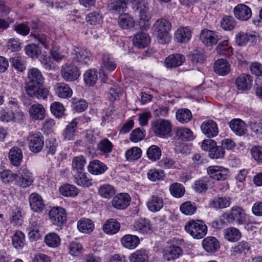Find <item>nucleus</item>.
<instances>
[{
    "label": "nucleus",
    "mask_w": 262,
    "mask_h": 262,
    "mask_svg": "<svg viewBox=\"0 0 262 262\" xmlns=\"http://www.w3.org/2000/svg\"><path fill=\"white\" fill-rule=\"evenodd\" d=\"M171 28V23L167 19L161 18L155 22L153 25V29L158 43L161 45H166L171 41L170 31Z\"/></svg>",
    "instance_id": "obj_1"
},
{
    "label": "nucleus",
    "mask_w": 262,
    "mask_h": 262,
    "mask_svg": "<svg viewBox=\"0 0 262 262\" xmlns=\"http://www.w3.org/2000/svg\"><path fill=\"white\" fill-rule=\"evenodd\" d=\"M132 9L139 12L140 26L143 29L148 27L152 15L147 3L143 0L132 1Z\"/></svg>",
    "instance_id": "obj_2"
},
{
    "label": "nucleus",
    "mask_w": 262,
    "mask_h": 262,
    "mask_svg": "<svg viewBox=\"0 0 262 262\" xmlns=\"http://www.w3.org/2000/svg\"><path fill=\"white\" fill-rule=\"evenodd\" d=\"M185 230L193 238L196 239L203 238L207 232L206 225L200 220H192L187 222L185 226Z\"/></svg>",
    "instance_id": "obj_3"
},
{
    "label": "nucleus",
    "mask_w": 262,
    "mask_h": 262,
    "mask_svg": "<svg viewBox=\"0 0 262 262\" xmlns=\"http://www.w3.org/2000/svg\"><path fill=\"white\" fill-rule=\"evenodd\" d=\"M245 210L241 206H234L228 213L224 214V218L230 224L236 223L238 225L244 224L246 219Z\"/></svg>",
    "instance_id": "obj_4"
},
{
    "label": "nucleus",
    "mask_w": 262,
    "mask_h": 262,
    "mask_svg": "<svg viewBox=\"0 0 262 262\" xmlns=\"http://www.w3.org/2000/svg\"><path fill=\"white\" fill-rule=\"evenodd\" d=\"M151 128L156 135L165 137L171 132L172 124L168 120L158 119L151 123Z\"/></svg>",
    "instance_id": "obj_5"
},
{
    "label": "nucleus",
    "mask_w": 262,
    "mask_h": 262,
    "mask_svg": "<svg viewBox=\"0 0 262 262\" xmlns=\"http://www.w3.org/2000/svg\"><path fill=\"white\" fill-rule=\"evenodd\" d=\"M71 57L72 60L78 66H86L91 60L92 54L85 48L74 47Z\"/></svg>",
    "instance_id": "obj_6"
},
{
    "label": "nucleus",
    "mask_w": 262,
    "mask_h": 262,
    "mask_svg": "<svg viewBox=\"0 0 262 262\" xmlns=\"http://www.w3.org/2000/svg\"><path fill=\"white\" fill-rule=\"evenodd\" d=\"M28 147L34 153L41 151L44 145L43 137L40 132H30L27 137Z\"/></svg>",
    "instance_id": "obj_7"
},
{
    "label": "nucleus",
    "mask_w": 262,
    "mask_h": 262,
    "mask_svg": "<svg viewBox=\"0 0 262 262\" xmlns=\"http://www.w3.org/2000/svg\"><path fill=\"white\" fill-rule=\"evenodd\" d=\"M61 75L66 81H74L80 75V72L76 66L71 62L64 63L61 68Z\"/></svg>",
    "instance_id": "obj_8"
},
{
    "label": "nucleus",
    "mask_w": 262,
    "mask_h": 262,
    "mask_svg": "<svg viewBox=\"0 0 262 262\" xmlns=\"http://www.w3.org/2000/svg\"><path fill=\"white\" fill-rule=\"evenodd\" d=\"M25 90L29 97L38 99L46 100L50 95V91L43 84L31 86L25 88Z\"/></svg>",
    "instance_id": "obj_9"
},
{
    "label": "nucleus",
    "mask_w": 262,
    "mask_h": 262,
    "mask_svg": "<svg viewBox=\"0 0 262 262\" xmlns=\"http://www.w3.org/2000/svg\"><path fill=\"white\" fill-rule=\"evenodd\" d=\"M200 38L204 45L211 47L217 43L221 36L217 32L205 29L201 31Z\"/></svg>",
    "instance_id": "obj_10"
},
{
    "label": "nucleus",
    "mask_w": 262,
    "mask_h": 262,
    "mask_svg": "<svg viewBox=\"0 0 262 262\" xmlns=\"http://www.w3.org/2000/svg\"><path fill=\"white\" fill-rule=\"evenodd\" d=\"M207 172L209 177L216 181H224L229 176V170L222 166H210L207 169Z\"/></svg>",
    "instance_id": "obj_11"
},
{
    "label": "nucleus",
    "mask_w": 262,
    "mask_h": 262,
    "mask_svg": "<svg viewBox=\"0 0 262 262\" xmlns=\"http://www.w3.org/2000/svg\"><path fill=\"white\" fill-rule=\"evenodd\" d=\"M51 223L55 225L60 226L66 222L67 214L65 210L61 207H54L49 213Z\"/></svg>",
    "instance_id": "obj_12"
},
{
    "label": "nucleus",
    "mask_w": 262,
    "mask_h": 262,
    "mask_svg": "<svg viewBox=\"0 0 262 262\" xmlns=\"http://www.w3.org/2000/svg\"><path fill=\"white\" fill-rule=\"evenodd\" d=\"M27 78L28 81L25 83V89L36 84H43L45 80L40 71L36 68L29 69Z\"/></svg>",
    "instance_id": "obj_13"
},
{
    "label": "nucleus",
    "mask_w": 262,
    "mask_h": 262,
    "mask_svg": "<svg viewBox=\"0 0 262 262\" xmlns=\"http://www.w3.org/2000/svg\"><path fill=\"white\" fill-rule=\"evenodd\" d=\"M201 129L202 133L209 138L215 137L219 134L217 124L211 119L203 122L201 125Z\"/></svg>",
    "instance_id": "obj_14"
},
{
    "label": "nucleus",
    "mask_w": 262,
    "mask_h": 262,
    "mask_svg": "<svg viewBox=\"0 0 262 262\" xmlns=\"http://www.w3.org/2000/svg\"><path fill=\"white\" fill-rule=\"evenodd\" d=\"M18 172L16 183L19 186L26 188L32 185L34 181L33 176L28 169L20 168Z\"/></svg>",
    "instance_id": "obj_15"
},
{
    "label": "nucleus",
    "mask_w": 262,
    "mask_h": 262,
    "mask_svg": "<svg viewBox=\"0 0 262 262\" xmlns=\"http://www.w3.org/2000/svg\"><path fill=\"white\" fill-rule=\"evenodd\" d=\"M234 17L241 21H247L252 16V11L250 8L244 4L236 5L233 10Z\"/></svg>",
    "instance_id": "obj_16"
},
{
    "label": "nucleus",
    "mask_w": 262,
    "mask_h": 262,
    "mask_svg": "<svg viewBox=\"0 0 262 262\" xmlns=\"http://www.w3.org/2000/svg\"><path fill=\"white\" fill-rule=\"evenodd\" d=\"M192 31L188 27L181 26L176 31L174 34V40L179 43H186L191 39Z\"/></svg>",
    "instance_id": "obj_17"
},
{
    "label": "nucleus",
    "mask_w": 262,
    "mask_h": 262,
    "mask_svg": "<svg viewBox=\"0 0 262 262\" xmlns=\"http://www.w3.org/2000/svg\"><path fill=\"white\" fill-rule=\"evenodd\" d=\"M31 210L35 212H41L45 208V204L42 196L36 192L31 193L29 198Z\"/></svg>",
    "instance_id": "obj_18"
},
{
    "label": "nucleus",
    "mask_w": 262,
    "mask_h": 262,
    "mask_svg": "<svg viewBox=\"0 0 262 262\" xmlns=\"http://www.w3.org/2000/svg\"><path fill=\"white\" fill-rule=\"evenodd\" d=\"M83 118H75L69 123L62 133L63 139L66 141L73 140L77 132L79 120Z\"/></svg>",
    "instance_id": "obj_19"
},
{
    "label": "nucleus",
    "mask_w": 262,
    "mask_h": 262,
    "mask_svg": "<svg viewBox=\"0 0 262 262\" xmlns=\"http://www.w3.org/2000/svg\"><path fill=\"white\" fill-rule=\"evenodd\" d=\"M231 130L237 136H243L247 134V125L240 119H233L229 122Z\"/></svg>",
    "instance_id": "obj_20"
},
{
    "label": "nucleus",
    "mask_w": 262,
    "mask_h": 262,
    "mask_svg": "<svg viewBox=\"0 0 262 262\" xmlns=\"http://www.w3.org/2000/svg\"><path fill=\"white\" fill-rule=\"evenodd\" d=\"M55 94L62 99H68L72 96L73 91L69 85L64 82L56 83L53 88Z\"/></svg>",
    "instance_id": "obj_21"
},
{
    "label": "nucleus",
    "mask_w": 262,
    "mask_h": 262,
    "mask_svg": "<svg viewBox=\"0 0 262 262\" xmlns=\"http://www.w3.org/2000/svg\"><path fill=\"white\" fill-rule=\"evenodd\" d=\"M183 254L182 248L177 246H170L163 250V257L167 261L174 260Z\"/></svg>",
    "instance_id": "obj_22"
},
{
    "label": "nucleus",
    "mask_w": 262,
    "mask_h": 262,
    "mask_svg": "<svg viewBox=\"0 0 262 262\" xmlns=\"http://www.w3.org/2000/svg\"><path fill=\"white\" fill-rule=\"evenodd\" d=\"M120 228V223L116 219L112 218L105 222L102 230L107 235H114L119 232Z\"/></svg>",
    "instance_id": "obj_23"
},
{
    "label": "nucleus",
    "mask_w": 262,
    "mask_h": 262,
    "mask_svg": "<svg viewBox=\"0 0 262 262\" xmlns=\"http://www.w3.org/2000/svg\"><path fill=\"white\" fill-rule=\"evenodd\" d=\"M130 199V195L127 193H119L114 197L112 205L117 209H125L129 205Z\"/></svg>",
    "instance_id": "obj_24"
},
{
    "label": "nucleus",
    "mask_w": 262,
    "mask_h": 262,
    "mask_svg": "<svg viewBox=\"0 0 262 262\" xmlns=\"http://www.w3.org/2000/svg\"><path fill=\"white\" fill-rule=\"evenodd\" d=\"M30 117L35 120H41L46 116V110L44 106L39 103L32 105L29 110Z\"/></svg>",
    "instance_id": "obj_25"
},
{
    "label": "nucleus",
    "mask_w": 262,
    "mask_h": 262,
    "mask_svg": "<svg viewBox=\"0 0 262 262\" xmlns=\"http://www.w3.org/2000/svg\"><path fill=\"white\" fill-rule=\"evenodd\" d=\"M40 228V223L32 219L28 228V236L31 241H37L41 237Z\"/></svg>",
    "instance_id": "obj_26"
},
{
    "label": "nucleus",
    "mask_w": 262,
    "mask_h": 262,
    "mask_svg": "<svg viewBox=\"0 0 262 262\" xmlns=\"http://www.w3.org/2000/svg\"><path fill=\"white\" fill-rule=\"evenodd\" d=\"M185 60V57L182 54H171L166 58L165 65L167 68H174L181 66Z\"/></svg>",
    "instance_id": "obj_27"
},
{
    "label": "nucleus",
    "mask_w": 262,
    "mask_h": 262,
    "mask_svg": "<svg viewBox=\"0 0 262 262\" xmlns=\"http://www.w3.org/2000/svg\"><path fill=\"white\" fill-rule=\"evenodd\" d=\"M9 159L14 166H19L22 162L23 154L22 150L18 147H13L9 152Z\"/></svg>",
    "instance_id": "obj_28"
},
{
    "label": "nucleus",
    "mask_w": 262,
    "mask_h": 262,
    "mask_svg": "<svg viewBox=\"0 0 262 262\" xmlns=\"http://www.w3.org/2000/svg\"><path fill=\"white\" fill-rule=\"evenodd\" d=\"M214 71L219 75H226L230 71V65L226 60L218 59L214 62Z\"/></svg>",
    "instance_id": "obj_29"
},
{
    "label": "nucleus",
    "mask_w": 262,
    "mask_h": 262,
    "mask_svg": "<svg viewBox=\"0 0 262 262\" xmlns=\"http://www.w3.org/2000/svg\"><path fill=\"white\" fill-rule=\"evenodd\" d=\"M164 201L163 198L159 195H153L147 203L148 209L153 212L160 210L163 207Z\"/></svg>",
    "instance_id": "obj_30"
},
{
    "label": "nucleus",
    "mask_w": 262,
    "mask_h": 262,
    "mask_svg": "<svg viewBox=\"0 0 262 262\" xmlns=\"http://www.w3.org/2000/svg\"><path fill=\"white\" fill-rule=\"evenodd\" d=\"M107 169V166L99 160H93L88 166V170L93 174L99 175L104 173Z\"/></svg>",
    "instance_id": "obj_31"
},
{
    "label": "nucleus",
    "mask_w": 262,
    "mask_h": 262,
    "mask_svg": "<svg viewBox=\"0 0 262 262\" xmlns=\"http://www.w3.org/2000/svg\"><path fill=\"white\" fill-rule=\"evenodd\" d=\"M252 81L253 80L250 75L243 74L237 78L236 80V86L238 90H247L251 88Z\"/></svg>",
    "instance_id": "obj_32"
},
{
    "label": "nucleus",
    "mask_w": 262,
    "mask_h": 262,
    "mask_svg": "<svg viewBox=\"0 0 262 262\" xmlns=\"http://www.w3.org/2000/svg\"><path fill=\"white\" fill-rule=\"evenodd\" d=\"M204 250L207 252H214L220 248L218 241L214 237H207L202 241Z\"/></svg>",
    "instance_id": "obj_33"
},
{
    "label": "nucleus",
    "mask_w": 262,
    "mask_h": 262,
    "mask_svg": "<svg viewBox=\"0 0 262 262\" xmlns=\"http://www.w3.org/2000/svg\"><path fill=\"white\" fill-rule=\"evenodd\" d=\"M134 45L139 48H144L150 41L148 34L145 33H139L134 36L133 39Z\"/></svg>",
    "instance_id": "obj_34"
},
{
    "label": "nucleus",
    "mask_w": 262,
    "mask_h": 262,
    "mask_svg": "<svg viewBox=\"0 0 262 262\" xmlns=\"http://www.w3.org/2000/svg\"><path fill=\"white\" fill-rule=\"evenodd\" d=\"M94 222L88 218H82L77 223V228L78 230L84 233H90L92 232L94 229Z\"/></svg>",
    "instance_id": "obj_35"
},
{
    "label": "nucleus",
    "mask_w": 262,
    "mask_h": 262,
    "mask_svg": "<svg viewBox=\"0 0 262 262\" xmlns=\"http://www.w3.org/2000/svg\"><path fill=\"white\" fill-rule=\"evenodd\" d=\"M43 241L48 247L55 248L60 245L61 239L56 233L50 232L45 235Z\"/></svg>",
    "instance_id": "obj_36"
},
{
    "label": "nucleus",
    "mask_w": 262,
    "mask_h": 262,
    "mask_svg": "<svg viewBox=\"0 0 262 262\" xmlns=\"http://www.w3.org/2000/svg\"><path fill=\"white\" fill-rule=\"evenodd\" d=\"M255 40L256 35L252 33L240 32L235 36V42L239 46H244L248 41L253 42Z\"/></svg>",
    "instance_id": "obj_37"
},
{
    "label": "nucleus",
    "mask_w": 262,
    "mask_h": 262,
    "mask_svg": "<svg viewBox=\"0 0 262 262\" xmlns=\"http://www.w3.org/2000/svg\"><path fill=\"white\" fill-rule=\"evenodd\" d=\"M115 187L108 184L101 185L98 188V194L102 198L110 199L116 193Z\"/></svg>",
    "instance_id": "obj_38"
},
{
    "label": "nucleus",
    "mask_w": 262,
    "mask_h": 262,
    "mask_svg": "<svg viewBox=\"0 0 262 262\" xmlns=\"http://www.w3.org/2000/svg\"><path fill=\"white\" fill-rule=\"evenodd\" d=\"M231 200L226 196L216 197L210 203V207L215 209H224L230 206Z\"/></svg>",
    "instance_id": "obj_39"
},
{
    "label": "nucleus",
    "mask_w": 262,
    "mask_h": 262,
    "mask_svg": "<svg viewBox=\"0 0 262 262\" xmlns=\"http://www.w3.org/2000/svg\"><path fill=\"white\" fill-rule=\"evenodd\" d=\"M225 238L230 242H235L238 241L242 234L239 230L235 227H229L224 231Z\"/></svg>",
    "instance_id": "obj_40"
},
{
    "label": "nucleus",
    "mask_w": 262,
    "mask_h": 262,
    "mask_svg": "<svg viewBox=\"0 0 262 262\" xmlns=\"http://www.w3.org/2000/svg\"><path fill=\"white\" fill-rule=\"evenodd\" d=\"M86 173L83 172V171H79L77 172L74 176V182L78 185L88 187L92 185V180L88 178L86 175Z\"/></svg>",
    "instance_id": "obj_41"
},
{
    "label": "nucleus",
    "mask_w": 262,
    "mask_h": 262,
    "mask_svg": "<svg viewBox=\"0 0 262 262\" xmlns=\"http://www.w3.org/2000/svg\"><path fill=\"white\" fill-rule=\"evenodd\" d=\"M211 186V184L209 178L203 177L195 182L193 188L196 192L201 193L206 191Z\"/></svg>",
    "instance_id": "obj_42"
},
{
    "label": "nucleus",
    "mask_w": 262,
    "mask_h": 262,
    "mask_svg": "<svg viewBox=\"0 0 262 262\" xmlns=\"http://www.w3.org/2000/svg\"><path fill=\"white\" fill-rule=\"evenodd\" d=\"M84 82L89 86H93L98 80L97 71L95 69H90L85 72L83 75Z\"/></svg>",
    "instance_id": "obj_43"
},
{
    "label": "nucleus",
    "mask_w": 262,
    "mask_h": 262,
    "mask_svg": "<svg viewBox=\"0 0 262 262\" xmlns=\"http://www.w3.org/2000/svg\"><path fill=\"white\" fill-rule=\"evenodd\" d=\"M176 136L182 141H191L194 139L192 132L188 128L181 127L177 129Z\"/></svg>",
    "instance_id": "obj_44"
},
{
    "label": "nucleus",
    "mask_w": 262,
    "mask_h": 262,
    "mask_svg": "<svg viewBox=\"0 0 262 262\" xmlns=\"http://www.w3.org/2000/svg\"><path fill=\"white\" fill-rule=\"evenodd\" d=\"M12 243L16 249H22L25 245V236L23 232L16 231L12 237Z\"/></svg>",
    "instance_id": "obj_45"
},
{
    "label": "nucleus",
    "mask_w": 262,
    "mask_h": 262,
    "mask_svg": "<svg viewBox=\"0 0 262 262\" xmlns=\"http://www.w3.org/2000/svg\"><path fill=\"white\" fill-rule=\"evenodd\" d=\"M134 227L136 230L141 232H147L151 229L150 221L146 219H140L136 221L134 224Z\"/></svg>",
    "instance_id": "obj_46"
},
{
    "label": "nucleus",
    "mask_w": 262,
    "mask_h": 262,
    "mask_svg": "<svg viewBox=\"0 0 262 262\" xmlns=\"http://www.w3.org/2000/svg\"><path fill=\"white\" fill-rule=\"evenodd\" d=\"M60 193L65 196H76L78 193L77 188L73 185L66 184L59 188Z\"/></svg>",
    "instance_id": "obj_47"
},
{
    "label": "nucleus",
    "mask_w": 262,
    "mask_h": 262,
    "mask_svg": "<svg viewBox=\"0 0 262 262\" xmlns=\"http://www.w3.org/2000/svg\"><path fill=\"white\" fill-rule=\"evenodd\" d=\"M177 120L182 123H186L191 120L192 114L187 108H182L177 111L176 114Z\"/></svg>",
    "instance_id": "obj_48"
},
{
    "label": "nucleus",
    "mask_w": 262,
    "mask_h": 262,
    "mask_svg": "<svg viewBox=\"0 0 262 262\" xmlns=\"http://www.w3.org/2000/svg\"><path fill=\"white\" fill-rule=\"evenodd\" d=\"M216 49L217 53L221 55L229 56L231 55L233 52L232 48L229 45L227 40H224L219 43Z\"/></svg>",
    "instance_id": "obj_49"
},
{
    "label": "nucleus",
    "mask_w": 262,
    "mask_h": 262,
    "mask_svg": "<svg viewBox=\"0 0 262 262\" xmlns=\"http://www.w3.org/2000/svg\"><path fill=\"white\" fill-rule=\"evenodd\" d=\"M103 67L110 71H113L117 67V63L113 57L110 54H104L102 58Z\"/></svg>",
    "instance_id": "obj_50"
},
{
    "label": "nucleus",
    "mask_w": 262,
    "mask_h": 262,
    "mask_svg": "<svg viewBox=\"0 0 262 262\" xmlns=\"http://www.w3.org/2000/svg\"><path fill=\"white\" fill-rule=\"evenodd\" d=\"M170 194L174 198H180L182 197L185 192L183 185L179 183H172L169 187Z\"/></svg>",
    "instance_id": "obj_51"
},
{
    "label": "nucleus",
    "mask_w": 262,
    "mask_h": 262,
    "mask_svg": "<svg viewBox=\"0 0 262 262\" xmlns=\"http://www.w3.org/2000/svg\"><path fill=\"white\" fill-rule=\"evenodd\" d=\"M26 54L32 59H37L41 53L40 49L35 44H29L25 48Z\"/></svg>",
    "instance_id": "obj_52"
},
{
    "label": "nucleus",
    "mask_w": 262,
    "mask_h": 262,
    "mask_svg": "<svg viewBox=\"0 0 262 262\" xmlns=\"http://www.w3.org/2000/svg\"><path fill=\"white\" fill-rule=\"evenodd\" d=\"M236 26V20L232 16H225L221 21V27L224 30H232Z\"/></svg>",
    "instance_id": "obj_53"
},
{
    "label": "nucleus",
    "mask_w": 262,
    "mask_h": 262,
    "mask_svg": "<svg viewBox=\"0 0 262 262\" xmlns=\"http://www.w3.org/2000/svg\"><path fill=\"white\" fill-rule=\"evenodd\" d=\"M148 158L152 161L158 160L161 156V150L157 145H152L147 150Z\"/></svg>",
    "instance_id": "obj_54"
},
{
    "label": "nucleus",
    "mask_w": 262,
    "mask_h": 262,
    "mask_svg": "<svg viewBox=\"0 0 262 262\" xmlns=\"http://www.w3.org/2000/svg\"><path fill=\"white\" fill-rule=\"evenodd\" d=\"M50 110L54 116L57 118H60L63 116L65 108L61 103L55 101L51 103Z\"/></svg>",
    "instance_id": "obj_55"
},
{
    "label": "nucleus",
    "mask_w": 262,
    "mask_h": 262,
    "mask_svg": "<svg viewBox=\"0 0 262 262\" xmlns=\"http://www.w3.org/2000/svg\"><path fill=\"white\" fill-rule=\"evenodd\" d=\"M85 20L89 25L97 26L99 25L102 23V17L99 12L95 11L88 14Z\"/></svg>",
    "instance_id": "obj_56"
},
{
    "label": "nucleus",
    "mask_w": 262,
    "mask_h": 262,
    "mask_svg": "<svg viewBox=\"0 0 262 262\" xmlns=\"http://www.w3.org/2000/svg\"><path fill=\"white\" fill-rule=\"evenodd\" d=\"M126 8V7L119 0H112L108 4L109 10L117 14L124 12Z\"/></svg>",
    "instance_id": "obj_57"
},
{
    "label": "nucleus",
    "mask_w": 262,
    "mask_h": 262,
    "mask_svg": "<svg viewBox=\"0 0 262 262\" xmlns=\"http://www.w3.org/2000/svg\"><path fill=\"white\" fill-rule=\"evenodd\" d=\"M0 177L4 183L9 184L14 181H16L18 176L16 173L12 172L10 170H4L1 172Z\"/></svg>",
    "instance_id": "obj_58"
},
{
    "label": "nucleus",
    "mask_w": 262,
    "mask_h": 262,
    "mask_svg": "<svg viewBox=\"0 0 262 262\" xmlns=\"http://www.w3.org/2000/svg\"><path fill=\"white\" fill-rule=\"evenodd\" d=\"M250 249V244L246 241H242L233 248V253L236 254L246 255Z\"/></svg>",
    "instance_id": "obj_59"
},
{
    "label": "nucleus",
    "mask_w": 262,
    "mask_h": 262,
    "mask_svg": "<svg viewBox=\"0 0 262 262\" xmlns=\"http://www.w3.org/2000/svg\"><path fill=\"white\" fill-rule=\"evenodd\" d=\"M180 210L185 215H191L196 212V207L194 203L188 201L180 206Z\"/></svg>",
    "instance_id": "obj_60"
},
{
    "label": "nucleus",
    "mask_w": 262,
    "mask_h": 262,
    "mask_svg": "<svg viewBox=\"0 0 262 262\" xmlns=\"http://www.w3.org/2000/svg\"><path fill=\"white\" fill-rule=\"evenodd\" d=\"M86 161L82 156L75 157L72 162V168L74 171L78 172L79 171H83L85 165Z\"/></svg>",
    "instance_id": "obj_61"
},
{
    "label": "nucleus",
    "mask_w": 262,
    "mask_h": 262,
    "mask_svg": "<svg viewBox=\"0 0 262 262\" xmlns=\"http://www.w3.org/2000/svg\"><path fill=\"white\" fill-rule=\"evenodd\" d=\"M12 66L17 71L23 72L26 69V61L20 56H15L10 59Z\"/></svg>",
    "instance_id": "obj_62"
},
{
    "label": "nucleus",
    "mask_w": 262,
    "mask_h": 262,
    "mask_svg": "<svg viewBox=\"0 0 262 262\" xmlns=\"http://www.w3.org/2000/svg\"><path fill=\"white\" fill-rule=\"evenodd\" d=\"M164 173L162 170L152 169H150L148 173L147 177L151 181L163 180L164 178Z\"/></svg>",
    "instance_id": "obj_63"
},
{
    "label": "nucleus",
    "mask_w": 262,
    "mask_h": 262,
    "mask_svg": "<svg viewBox=\"0 0 262 262\" xmlns=\"http://www.w3.org/2000/svg\"><path fill=\"white\" fill-rule=\"evenodd\" d=\"M147 253L143 250L132 254V262H147Z\"/></svg>",
    "instance_id": "obj_64"
}]
</instances>
